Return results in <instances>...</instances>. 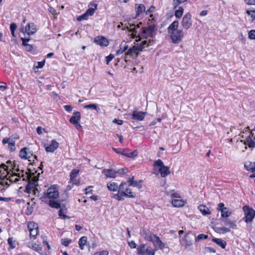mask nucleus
I'll list each match as a JSON object with an SVG mask.
<instances>
[{"mask_svg": "<svg viewBox=\"0 0 255 255\" xmlns=\"http://www.w3.org/2000/svg\"><path fill=\"white\" fill-rule=\"evenodd\" d=\"M59 197V187L57 185H53L49 187L43 196V198L49 200V206L56 209L61 208L60 202L57 200Z\"/></svg>", "mask_w": 255, "mask_h": 255, "instance_id": "1", "label": "nucleus"}, {"mask_svg": "<svg viewBox=\"0 0 255 255\" xmlns=\"http://www.w3.org/2000/svg\"><path fill=\"white\" fill-rule=\"evenodd\" d=\"M141 24V22H139L136 25L134 24H129V26H127V28L129 31L132 32L138 33V37L139 38L136 40L137 42L142 39H147L148 38L152 37L154 31V27L153 26L142 27L139 29L140 25Z\"/></svg>", "mask_w": 255, "mask_h": 255, "instance_id": "2", "label": "nucleus"}, {"mask_svg": "<svg viewBox=\"0 0 255 255\" xmlns=\"http://www.w3.org/2000/svg\"><path fill=\"white\" fill-rule=\"evenodd\" d=\"M255 129H253L252 131L250 132V134L246 138L245 140H241L238 142V145H245V148L247 149L246 145H248L250 148L255 147V135L254 136V133L253 131Z\"/></svg>", "mask_w": 255, "mask_h": 255, "instance_id": "3", "label": "nucleus"}, {"mask_svg": "<svg viewBox=\"0 0 255 255\" xmlns=\"http://www.w3.org/2000/svg\"><path fill=\"white\" fill-rule=\"evenodd\" d=\"M154 166L158 168L162 177H165L170 173L169 168L165 166L160 159H158L154 162Z\"/></svg>", "mask_w": 255, "mask_h": 255, "instance_id": "4", "label": "nucleus"}, {"mask_svg": "<svg viewBox=\"0 0 255 255\" xmlns=\"http://www.w3.org/2000/svg\"><path fill=\"white\" fill-rule=\"evenodd\" d=\"M243 209L245 213V222L246 223H251L255 217V211L247 206H244Z\"/></svg>", "mask_w": 255, "mask_h": 255, "instance_id": "5", "label": "nucleus"}, {"mask_svg": "<svg viewBox=\"0 0 255 255\" xmlns=\"http://www.w3.org/2000/svg\"><path fill=\"white\" fill-rule=\"evenodd\" d=\"M169 33L172 42L174 44H178L182 41L184 37V32L182 29L171 31Z\"/></svg>", "mask_w": 255, "mask_h": 255, "instance_id": "6", "label": "nucleus"}, {"mask_svg": "<svg viewBox=\"0 0 255 255\" xmlns=\"http://www.w3.org/2000/svg\"><path fill=\"white\" fill-rule=\"evenodd\" d=\"M119 186L121 190V192H122V195H123L124 197H126L131 198H134L135 197L136 195L135 193L132 192L131 189L125 187V186H127L126 182H122Z\"/></svg>", "mask_w": 255, "mask_h": 255, "instance_id": "7", "label": "nucleus"}, {"mask_svg": "<svg viewBox=\"0 0 255 255\" xmlns=\"http://www.w3.org/2000/svg\"><path fill=\"white\" fill-rule=\"evenodd\" d=\"M81 119V114L79 112H75L73 116L69 120V122L75 126L77 129L80 130L82 129V126L79 124Z\"/></svg>", "mask_w": 255, "mask_h": 255, "instance_id": "8", "label": "nucleus"}, {"mask_svg": "<svg viewBox=\"0 0 255 255\" xmlns=\"http://www.w3.org/2000/svg\"><path fill=\"white\" fill-rule=\"evenodd\" d=\"M181 25L183 28L188 29L191 27L192 25V16L189 12H188L183 16Z\"/></svg>", "mask_w": 255, "mask_h": 255, "instance_id": "9", "label": "nucleus"}, {"mask_svg": "<svg viewBox=\"0 0 255 255\" xmlns=\"http://www.w3.org/2000/svg\"><path fill=\"white\" fill-rule=\"evenodd\" d=\"M38 180V178L37 176L31 175L28 176V184L26 186V190L28 193H30L31 189L37 185Z\"/></svg>", "mask_w": 255, "mask_h": 255, "instance_id": "10", "label": "nucleus"}, {"mask_svg": "<svg viewBox=\"0 0 255 255\" xmlns=\"http://www.w3.org/2000/svg\"><path fill=\"white\" fill-rule=\"evenodd\" d=\"M19 137H9V138H4L2 140L3 144L8 143V149L10 151H13L15 150V141L16 139H18Z\"/></svg>", "mask_w": 255, "mask_h": 255, "instance_id": "11", "label": "nucleus"}, {"mask_svg": "<svg viewBox=\"0 0 255 255\" xmlns=\"http://www.w3.org/2000/svg\"><path fill=\"white\" fill-rule=\"evenodd\" d=\"M9 173L7 172L6 175L5 176V178L6 180H8L9 182L10 183H16L19 181V178L20 177H23V171L21 170L20 173H14L12 175H9Z\"/></svg>", "mask_w": 255, "mask_h": 255, "instance_id": "12", "label": "nucleus"}, {"mask_svg": "<svg viewBox=\"0 0 255 255\" xmlns=\"http://www.w3.org/2000/svg\"><path fill=\"white\" fill-rule=\"evenodd\" d=\"M142 51V48H138L137 45H135L130 48L126 54L125 57V61H128V56H133L134 55L137 56L138 54L139 51Z\"/></svg>", "mask_w": 255, "mask_h": 255, "instance_id": "13", "label": "nucleus"}, {"mask_svg": "<svg viewBox=\"0 0 255 255\" xmlns=\"http://www.w3.org/2000/svg\"><path fill=\"white\" fill-rule=\"evenodd\" d=\"M94 41L96 44L102 47H106L109 44L108 40L103 36H96Z\"/></svg>", "mask_w": 255, "mask_h": 255, "instance_id": "14", "label": "nucleus"}, {"mask_svg": "<svg viewBox=\"0 0 255 255\" xmlns=\"http://www.w3.org/2000/svg\"><path fill=\"white\" fill-rule=\"evenodd\" d=\"M244 167L247 170L254 173L250 175V178L255 177V162L248 161L245 163Z\"/></svg>", "mask_w": 255, "mask_h": 255, "instance_id": "15", "label": "nucleus"}, {"mask_svg": "<svg viewBox=\"0 0 255 255\" xmlns=\"http://www.w3.org/2000/svg\"><path fill=\"white\" fill-rule=\"evenodd\" d=\"M25 31L29 35H32L37 31L36 26L34 23H29L25 26Z\"/></svg>", "mask_w": 255, "mask_h": 255, "instance_id": "16", "label": "nucleus"}, {"mask_svg": "<svg viewBox=\"0 0 255 255\" xmlns=\"http://www.w3.org/2000/svg\"><path fill=\"white\" fill-rule=\"evenodd\" d=\"M141 235L146 240L148 241H152L155 235L151 233L149 230H142L140 232Z\"/></svg>", "mask_w": 255, "mask_h": 255, "instance_id": "17", "label": "nucleus"}, {"mask_svg": "<svg viewBox=\"0 0 255 255\" xmlns=\"http://www.w3.org/2000/svg\"><path fill=\"white\" fill-rule=\"evenodd\" d=\"M151 242L155 247H157L160 249H163L165 247V244L156 235L153 237V240Z\"/></svg>", "mask_w": 255, "mask_h": 255, "instance_id": "18", "label": "nucleus"}, {"mask_svg": "<svg viewBox=\"0 0 255 255\" xmlns=\"http://www.w3.org/2000/svg\"><path fill=\"white\" fill-rule=\"evenodd\" d=\"M146 115L145 112L134 111L133 112L132 116L133 119L138 121H142Z\"/></svg>", "mask_w": 255, "mask_h": 255, "instance_id": "19", "label": "nucleus"}, {"mask_svg": "<svg viewBox=\"0 0 255 255\" xmlns=\"http://www.w3.org/2000/svg\"><path fill=\"white\" fill-rule=\"evenodd\" d=\"M59 143L55 140H52L51 144L45 147V150L47 152H53L58 147Z\"/></svg>", "mask_w": 255, "mask_h": 255, "instance_id": "20", "label": "nucleus"}, {"mask_svg": "<svg viewBox=\"0 0 255 255\" xmlns=\"http://www.w3.org/2000/svg\"><path fill=\"white\" fill-rule=\"evenodd\" d=\"M222 221L224 224L229 228L232 229H236L237 228L236 221L235 220H231L228 218H223L222 219Z\"/></svg>", "mask_w": 255, "mask_h": 255, "instance_id": "21", "label": "nucleus"}, {"mask_svg": "<svg viewBox=\"0 0 255 255\" xmlns=\"http://www.w3.org/2000/svg\"><path fill=\"white\" fill-rule=\"evenodd\" d=\"M102 173L108 178H115L116 176L117 172L113 169H104L102 171Z\"/></svg>", "mask_w": 255, "mask_h": 255, "instance_id": "22", "label": "nucleus"}, {"mask_svg": "<svg viewBox=\"0 0 255 255\" xmlns=\"http://www.w3.org/2000/svg\"><path fill=\"white\" fill-rule=\"evenodd\" d=\"M193 235H192L191 237L190 234L189 233H187L185 235L184 240L185 243V248H187L188 247L191 246L193 244Z\"/></svg>", "mask_w": 255, "mask_h": 255, "instance_id": "23", "label": "nucleus"}, {"mask_svg": "<svg viewBox=\"0 0 255 255\" xmlns=\"http://www.w3.org/2000/svg\"><path fill=\"white\" fill-rule=\"evenodd\" d=\"M135 10L136 16H139L141 13L145 11V7L142 4H135Z\"/></svg>", "mask_w": 255, "mask_h": 255, "instance_id": "24", "label": "nucleus"}, {"mask_svg": "<svg viewBox=\"0 0 255 255\" xmlns=\"http://www.w3.org/2000/svg\"><path fill=\"white\" fill-rule=\"evenodd\" d=\"M198 208L204 216L210 215L211 213V212L210 211L209 208L205 205H200Z\"/></svg>", "mask_w": 255, "mask_h": 255, "instance_id": "25", "label": "nucleus"}, {"mask_svg": "<svg viewBox=\"0 0 255 255\" xmlns=\"http://www.w3.org/2000/svg\"><path fill=\"white\" fill-rule=\"evenodd\" d=\"M178 25L179 22L177 20H174V21H173L168 27V31L169 33H170L171 31H174L178 30Z\"/></svg>", "mask_w": 255, "mask_h": 255, "instance_id": "26", "label": "nucleus"}, {"mask_svg": "<svg viewBox=\"0 0 255 255\" xmlns=\"http://www.w3.org/2000/svg\"><path fill=\"white\" fill-rule=\"evenodd\" d=\"M153 42V40H150L149 39L148 41L144 40V41H142L140 43H137L136 44V45L138 47V48H139V47L142 48V50L143 48L147 47V46H148L149 45H151Z\"/></svg>", "mask_w": 255, "mask_h": 255, "instance_id": "27", "label": "nucleus"}, {"mask_svg": "<svg viewBox=\"0 0 255 255\" xmlns=\"http://www.w3.org/2000/svg\"><path fill=\"white\" fill-rule=\"evenodd\" d=\"M28 148L26 147H24L20 149L19 153V157L22 159H28L29 161L31 160L29 159L30 156H27V150Z\"/></svg>", "mask_w": 255, "mask_h": 255, "instance_id": "28", "label": "nucleus"}, {"mask_svg": "<svg viewBox=\"0 0 255 255\" xmlns=\"http://www.w3.org/2000/svg\"><path fill=\"white\" fill-rule=\"evenodd\" d=\"M128 48V45H127V42L123 41L120 46V49L117 50V54L120 55L122 54L124 51H125Z\"/></svg>", "mask_w": 255, "mask_h": 255, "instance_id": "29", "label": "nucleus"}, {"mask_svg": "<svg viewBox=\"0 0 255 255\" xmlns=\"http://www.w3.org/2000/svg\"><path fill=\"white\" fill-rule=\"evenodd\" d=\"M107 187L109 190L112 191H118L119 189V186H118V184L114 182L108 183L107 184Z\"/></svg>", "mask_w": 255, "mask_h": 255, "instance_id": "30", "label": "nucleus"}, {"mask_svg": "<svg viewBox=\"0 0 255 255\" xmlns=\"http://www.w3.org/2000/svg\"><path fill=\"white\" fill-rule=\"evenodd\" d=\"M146 245L141 244L137 248V254L138 255H145Z\"/></svg>", "mask_w": 255, "mask_h": 255, "instance_id": "31", "label": "nucleus"}, {"mask_svg": "<svg viewBox=\"0 0 255 255\" xmlns=\"http://www.w3.org/2000/svg\"><path fill=\"white\" fill-rule=\"evenodd\" d=\"M213 241L220 246L222 249H225L226 246V242L221 239L214 238Z\"/></svg>", "mask_w": 255, "mask_h": 255, "instance_id": "32", "label": "nucleus"}, {"mask_svg": "<svg viewBox=\"0 0 255 255\" xmlns=\"http://www.w3.org/2000/svg\"><path fill=\"white\" fill-rule=\"evenodd\" d=\"M87 238L86 236L82 237L79 240L78 243L79 247L81 250L84 249V246L86 244Z\"/></svg>", "mask_w": 255, "mask_h": 255, "instance_id": "33", "label": "nucleus"}, {"mask_svg": "<svg viewBox=\"0 0 255 255\" xmlns=\"http://www.w3.org/2000/svg\"><path fill=\"white\" fill-rule=\"evenodd\" d=\"M121 190L120 187H119V189H118V192L117 194H114L112 196L113 198L116 199L118 201H122L124 200V198L123 195H122V192H121Z\"/></svg>", "mask_w": 255, "mask_h": 255, "instance_id": "34", "label": "nucleus"}, {"mask_svg": "<svg viewBox=\"0 0 255 255\" xmlns=\"http://www.w3.org/2000/svg\"><path fill=\"white\" fill-rule=\"evenodd\" d=\"M91 5L94 6V8L90 7L86 12L87 15L89 16H92L94 14L95 11L97 8V4L96 3H91Z\"/></svg>", "mask_w": 255, "mask_h": 255, "instance_id": "35", "label": "nucleus"}, {"mask_svg": "<svg viewBox=\"0 0 255 255\" xmlns=\"http://www.w3.org/2000/svg\"><path fill=\"white\" fill-rule=\"evenodd\" d=\"M8 180H6L5 178V176H2L0 175V182L1 185H2L3 187L7 188L10 185V182L7 181Z\"/></svg>", "mask_w": 255, "mask_h": 255, "instance_id": "36", "label": "nucleus"}, {"mask_svg": "<svg viewBox=\"0 0 255 255\" xmlns=\"http://www.w3.org/2000/svg\"><path fill=\"white\" fill-rule=\"evenodd\" d=\"M221 217L223 218H227L231 215V212L229 211V209L226 207L224 210L221 211Z\"/></svg>", "mask_w": 255, "mask_h": 255, "instance_id": "37", "label": "nucleus"}, {"mask_svg": "<svg viewBox=\"0 0 255 255\" xmlns=\"http://www.w3.org/2000/svg\"><path fill=\"white\" fill-rule=\"evenodd\" d=\"M184 9L182 7L180 6L178 9L175 11V16L178 18H180L182 17Z\"/></svg>", "mask_w": 255, "mask_h": 255, "instance_id": "38", "label": "nucleus"}, {"mask_svg": "<svg viewBox=\"0 0 255 255\" xmlns=\"http://www.w3.org/2000/svg\"><path fill=\"white\" fill-rule=\"evenodd\" d=\"M172 203L174 207H182L184 206V202L181 200L174 199L172 200Z\"/></svg>", "mask_w": 255, "mask_h": 255, "instance_id": "39", "label": "nucleus"}, {"mask_svg": "<svg viewBox=\"0 0 255 255\" xmlns=\"http://www.w3.org/2000/svg\"><path fill=\"white\" fill-rule=\"evenodd\" d=\"M30 233V238L32 240H35L38 233V229L29 230Z\"/></svg>", "mask_w": 255, "mask_h": 255, "instance_id": "40", "label": "nucleus"}, {"mask_svg": "<svg viewBox=\"0 0 255 255\" xmlns=\"http://www.w3.org/2000/svg\"><path fill=\"white\" fill-rule=\"evenodd\" d=\"M84 108L86 109H91V110H95L97 112L99 110V109L98 107V105L95 104H91L86 105L84 106Z\"/></svg>", "mask_w": 255, "mask_h": 255, "instance_id": "41", "label": "nucleus"}, {"mask_svg": "<svg viewBox=\"0 0 255 255\" xmlns=\"http://www.w3.org/2000/svg\"><path fill=\"white\" fill-rule=\"evenodd\" d=\"M27 228L29 231L31 230L38 229V226L36 223L34 222H30L27 224Z\"/></svg>", "mask_w": 255, "mask_h": 255, "instance_id": "42", "label": "nucleus"}, {"mask_svg": "<svg viewBox=\"0 0 255 255\" xmlns=\"http://www.w3.org/2000/svg\"><path fill=\"white\" fill-rule=\"evenodd\" d=\"M79 170L76 169H74L72 170L70 174V180L73 182L74 179L77 177V175L79 173Z\"/></svg>", "mask_w": 255, "mask_h": 255, "instance_id": "43", "label": "nucleus"}, {"mask_svg": "<svg viewBox=\"0 0 255 255\" xmlns=\"http://www.w3.org/2000/svg\"><path fill=\"white\" fill-rule=\"evenodd\" d=\"M155 251L150 246H146L145 255H154Z\"/></svg>", "mask_w": 255, "mask_h": 255, "instance_id": "44", "label": "nucleus"}, {"mask_svg": "<svg viewBox=\"0 0 255 255\" xmlns=\"http://www.w3.org/2000/svg\"><path fill=\"white\" fill-rule=\"evenodd\" d=\"M208 238V236L206 235L201 234H199L197 236V237L195 238V240L196 242H199L201 240H206Z\"/></svg>", "mask_w": 255, "mask_h": 255, "instance_id": "45", "label": "nucleus"}, {"mask_svg": "<svg viewBox=\"0 0 255 255\" xmlns=\"http://www.w3.org/2000/svg\"><path fill=\"white\" fill-rule=\"evenodd\" d=\"M187 0H173V5L174 8H176L181 3L187 1Z\"/></svg>", "mask_w": 255, "mask_h": 255, "instance_id": "46", "label": "nucleus"}, {"mask_svg": "<svg viewBox=\"0 0 255 255\" xmlns=\"http://www.w3.org/2000/svg\"><path fill=\"white\" fill-rule=\"evenodd\" d=\"M8 244L9 245V248L11 249H13L15 248V242L13 240L12 238H9L7 240Z\"/></svg>", "mask_w": 255, "mask_h": 255, "instance_id": "47", "label": "nucleus"}, {"mask_svg": "<svg viewBox=\"0 0 255 255\" xmlns=\"http://www.w3.org/2000/svg\"><path fill=\"white\" fill-rule=\"evenodd\" d=\"M218 230L220 233L222 234H225L230 232L229 228L225 227L218 228Z\"/></svg>", "mask_w": 255, "mask_h": 255, "instance_id": "48", "label": "nucleus"}, {"mask_svg": "<svg viewBox=\"0 0 255 255\" xmlns=\"http://www.w3.org/2000/svg\"><path fill=\"white\" fill-rule=\"evenodd\" d=\"M138 154V152L136 150H134L133 151L131 152H128L127 157L130 158H133L136 157Z\"/></svg>", "mask_w": 255, "mask_h": 255, "instance_id": "49", "label": "nucleus"}, {"mask_svg": "<svg viewBox=\"0 0 255 255\" xmlns=\"http://www.w3.org/2000/svg\"><path fill=\"white\" fill-rule=\"evenodd\" d=\"M31 248L33 250L39 253L42 250V248L38 245L36 244L32 245Z\"/></svg>", "mask_w": 255, "mask_h": 255, "instance_id": "50", "label": "nucleus"}, {"mask_svg": "<svg viewBox=\"0 0 255 255\" xmlns=\"http://www.w3.org/2000/svg\"><path fill=\"white\" fill-rule=\"evenodd\" d=\"M71 240H69L67 238L63 239L61 240V243L64 246L67 247L71 242Z\"/></svg>", "mask_w": 255, "mask_h": 255, "instance_id": "51", "label": "nucleus"}, {"mask_svg": "<svg viewBox=\"0 0 255 255\" xmlns=\"http://www.w3.org/2000/svg\"><path fill=\"white\" fill-rule=\"evenodd\" d=\"M88 17H89V16L88 15H87V14L86 13H85L84 14H82V15H80V16H79L77 18V20L80 21L84 20H87V19H88Z\"/></svg>", "mask_w": 255, "mask_h": 255, "instance_id": "52", "label": "nucleus"}, {"mask_svg": "<svg viewBox=\"0 0 255 255\" xmlns=\"http://www.w3.org/2000/svg\"><path fill=\"white\" fill-rule=\"evenodd\" d=\"M249 38L251 39H255V30H251L249 31Z\"/></svg>", "mask_w": 255, "mask_h": 255, "instance_id": "53", "label": "nucleus"}, {"mask_svg": "<svg viewBox=\"0 0 255 255\" xmlns=\"http://www.w3.org/2000/svg\"><path fill=\"white\" fill-rule=\"evenodd\" d=\"M247 13L248 15L250 16L252 18V21L255 19V10H248Z\"/></svg>", "mask_w": 255, "mask_h": 255, "instance_id": "54", "label": "nucleus"}, {"mask_svg": "<svg viewBox=\"0 0 255 255\" xmlns=\"http://www.w3.org/2000/svg\"><path fill=\"white\" fill-rule=\"evenodd\" d=\"M114 55L110 54L109 56L106 57V64L108 65L110 62L114 58Z\"/></svg>", "mask_w": 255, "mask_h": 255, "instance_id": "55", "label": "nucleus"}, {"mask_svg": "<svg viewBox=\"0 0 255 255\" xmlns=\"http://www.w3.org/2000/svg\"><path fill=\"white\" fill-rule=\"evenodd\" d=\"M226 207H224V204L223 203H220L218 204V207H217V210L218 211L221 212Z\"/></svg>", "mask_w": 255, "mask_h": 255, "instance_id": "56", "label": "nucleus"}, {"mask_svg": "<svg viewBox=\"0 0 255 255\" xmlns=\"http://www.w3.org/2000/svg\"><path fill=\"white\" fill-rule=\"evenodd\" d=\"M7 88V86L6 84L4 82H0V89L2 91L6 89Z\"/></svg>", "mask_w": 255, "mask_h": 255, "instance_id": "57", "label": "nucleus"}, {"mask_svg": "<svg viewBox=\"0 0 255 255\" xmlns=\"http://www.w3.org/2000/svg\"><path fill=\"white\" fill-rule=\"evenodd\" d=\"M45 64V61L38 62L37 65L36 66L37 68H42Z\"/></svg>", "mask_w": 255, "mask_h": 255, "instance_id": "58", "label": "nucleus"}, {"mask_svg": "<svg viewBox=\"0 0 255 255\" xmlns=\"http://www.w3.org/2000/svg\"><path fill=\"white\" fill-rule=\"evenodd\" d=\"M17 28V25L15 23H12L10 25V31H15Z\"/></svg>", "mask_w": 255, "mask_h": 255, "instance_id": "59", "label": "nucleus"}, {"mask_svg": "<svg viewBox=\"0 0 255 255\" xmlns=\"http://www.w3.org/2000/svg\"><path fill=\"white\" fill-rule=\"evenodd\" d=\"M245 2L249 5L255 4V0H244Z\"/></svg>", "mask_w": 255, "mask_h": 255, "instance_id": "60", "label": "nucleus"}, {"mask_svg": "<svg viewBox=\"0 0 255 255\" xmlns=\"http://www.w3.org/2000/svg\"><path fill=\"white\" fill-rule=\"evenodd\" d=\"M129 246L132 249H135L136 248V244L134 241H131L128 243Z\"/></svg>", "mask_w": 255, "mask_h": 255, "instance_id": "61", "label": "nucleus"}, {"mask_svg": "<svg viewBox=\"0 0 255 255\" xmlns=\"http://www.w3.org/2000/svg\"><path fill=\"white\" fill-rule=\"evenodd\" d=\"M65 110L67 112H71L72 110V107L70 105H65L64 106Z\"/></svg>", "mask_w": 255, "mask_h": 255, "instance_id": "62", "label": "nucleus"}, {"mask_svg": "<svg viewBox=\"0 0 255 255\" xmlns=\"http://www.w3.org/2000/svg\"><path fill=\"white\" fill-rule=\"evenodd\" d=\"M113 123H116L119 125H122L123 123V121L121 120H117L116 119H115L113 120Z\"/></svg>", "mask_w": 255, "mask_h": 255, "instance_id": "63", "label": "nucleus"}, {"mask_svg": "<svg viewBox=\"0 0 255 255\" xmlns=\"http://www.w3.org/2000/svg\"><path fill=\"white\" fill-rule=\"evenodd\" d=\"M25 47L27 51H30L33 49V46L29 44H26Z\"/></svg>", "mask_w": 255, "mask_h": 255, "instance_id": "64", "label": "nucleus"}]
</instances>
